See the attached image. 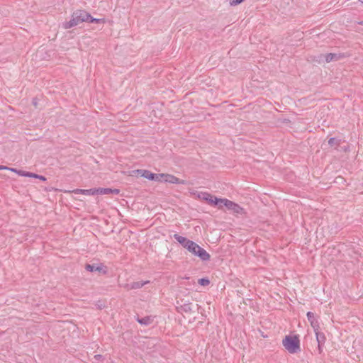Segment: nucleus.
I'll return each instance as SVG.
<instances>
[{
    "label": "nucleus",
    "mask_w": 363,
    "mask_h": 363,
    "mask_svg": "<svg viewBox=\"0 0 363 363\" xmlns=\"http://www.w3.org/2000/svg\"><path fill=\"white\" fill-rule=\"evenodd\" d=\"M89 17H90V14L86 11L77 10L72 13L70 21L64 23L63 28L65 29H69L77 26L80 23L85 21L87 22Z\"/></svg>",
    "instance_id": "obj_1"
},
{
    "label": "nucleus",
    "mask_w": 363,
    "mask_h": 363,
    "mask_svg": "<svg viewBox=\"0 0 363 363\" xmlns=\"http://www.w3.org/2000/svg\"><path fill=\"white\" fill-rule=\"evenodd\" d=\"M283 346L291 354L301 351L300 340L298 335H286L282 340Z\"/></svg>",
    "instance_id": "obj_2"
},
{
    "label": "nucleus",
    "mask_w": 363,
    "mask_h": 363,
    "mask_svg": "<svg viewBox=\"0 0 363 363\" xmlns=\"http://www.w3.org/2000/svg\"><path fill=\"white\" fill-rule=\"evenodd\" d=\"M186 250L194 255L199 257L202 261H208L211 258L209 253L194 241L187 245Z\"/></svg>",
    "instance_id": "obj_3"
},
{
    "label": "nucleus",
    "mask_w": 363,
    "mask_h": 363,
    "mask_svg": "<svg viewBox=\"0 0 363 363\" xmlns=\"http://www.w3.org/2000/svg\"><path fill=\"white\" fill-rule=\"evenodd\" d=\"M138 172H141V177L146 178L151 181L162 182L163 174H155L152 173L149 170H138Z\"/></svg>",
    "instance_id": "obj_4"
},
{
    "label": "nucleus",
    "mask_w": 363,
    "mask_h": 363,
    "mask_svg": "<svg viewBox=\"0 0 363 363\" xmlns=\"http://www.w3.org/2000/svg\"><path fill=\"white\" fill-rule=\"evenodd\" d=\"M162 181L170 184H186V182L185 180L180 179L178 177L169 174H163Z\"/></svg>",
    "instance_id": "obj_5"
},
{
    "label": "nucleus",
    "mask_w": 363,
    "mask_h": 363,
    "mask_svg": "<svg viewBox=\"0 0 363 363\" xmlns=\"http://www.w3.org/2000/svg\"><path fill=\"white\" fill-rule=\"evenodd\" d=\"M199 197L201 199L206 201L210 204H212L214 206L219 205V201H220L219 199L216 196H213L212 195H211L208 193H206V192L201 193V195L199 196Z\"/></svg>",
    "instance_id": "obj_6"
},
{
    "label": "nucleus",
    "mask_w": 363,
    "mask_h": 363,
    "mask_svg": "<svg viewBox=\"0 0 363 363\" xmlns=\"http://www.w3.org/2000/svg\"><path fill=\"white\" fill-rule=\"evenodd\" d=\"M85 269L87 271L91 272H102L103 274H106L107 272L106 267H104L102 264H86L85 265Z\"/></svg>",
    "instance_id": "obj_7"
},
{
    "label": "nucleus",
    "mask_w": 363,
    "mask_h": 363,
    "mask_svg": "<svg viewBox=\"0 0 363 363\" xmlns=\"http://www.w3.org/2000/svg\"><path fill=\"white\" fill-rule=\"evenodd\" d=\"M341 57L342 56L340 54H337V53H328L326 55H320V56H318V57H319L318 62H320L323 59H325V60L327 62H330L332 61H337V60H340L341 58Z\"/></svg>",
    "instance_id": "obj_8"
},
{
    "label": "nucleus",
    "mask_w": 363,
    "mask_h": 363,
    "mask_svg": "<svg viewBox=\"0 0 363 363\" xmlns=\"http://www.w3.org/2000/svg\"><path fill=\"white\" fill-rule=\"evenodd\" d=\"M149 281H135L131 284H127L125 286V288L127 290H132V289H138L142 288L145 284H148Z\"/></svg>",
    "instance_id": "obj_9"
},
{
    "label": "nucleus",
    "mask_w": 363,
    "mask_h": 363,
    "mask_svg": "<svg viewBox=\"0 0 363 363\" xmlns=\"http://www.w3.org/2000/svg\"><path fill=\"white\" fill-rule=\"evenodd\" d=\"M307 318L308 321L311 323V325L314 330L319 329V323L318 320L315 318L314 313L312 312H308L307 313Z\"/></svg>",
    "instance_id": "obj_10"
},
{
    "label": "nucleus",
    "mask_w": 363,
    "mask_h": 363,
    "mask_svg": "<svg viewBox=\"0 0 363 363\" xmlns=\"http://www.w3.org/2000/svg\"><path fill=\"white\" fill-rule=\"evenodd\" d=\"M173 237L179 244H181L186 249L187 248V245H189L192 241L187 239L185 237L179 235V234H174Z\"/></svg>",
    "instance_id": "obj_11"
},
{
    "label": "nucleus",
    "mask_w": 363,
    "mask_h": 363,
    "mask_svg": "<svg viewBox=\"0 0 363 363\" xmlns=\"http://www.w3.org/2000/svg\"><path fill=\"white\" fill-rule=\"evenodd\" d=\"M136 320L141 325H149L153 322V318L151 316H145L143 318L138 317Z\"/></svg>",
    "instance_id": "obj_12"
},
{
    "label": "nucleus",
    "mask_w": 363,
    "mask_h": 363,
    "mask_svg": "<svg viewBox=\"0 0 363 363\" xmlns=\"http://www.w3.org/2000/svg\"><path fill=\"white\" fill-rule=\"evenodd\" d=\"M74 194H81L84 195H95L94 188L89 189H77L73 191Z\"/></svg>",
    "instance_id": "obj_13"
},
{
    "label": "nucleus",
    "mask_w": 363,
    "mask_h": 363,
    "mask_svg": "<svg viewBox=\"0 0 363 363\" xmlns=\"http://www.w3.org/2000/svg\"><path fill=\"white\" fill-rule=\"evenodd\" d=\"M219 205L220 206H222L221 204H223V206H225L226 208H228V209H230L232 210L233 209V207L235 206V203L234 202L230 201V200H228L226 199H219Z\"/></svg>",
    "instance_id": "obj_14"
},
{
    "label": "nucleus",
    "mask_w": 363,
    "mask_h": 363,
    "mask_svg": "<svg viewBox=\"0 0 363 363\" xmlns=\"http://www.w3.org/2000/svg\"><path fill=\"white\" fill-rule=\"evenodd\" d=\"M314 331L315 333L316 340H317L318 343L324 344L325 342V336L324 333L320 332L318 330V329L314 330Z\"/></svg>",
    "instance_id": "obj_15"
},
{
    "label": "nucleus",
    "mask_w": 363,
    "mask_h": 363,
    "mask_svg": "<svg viewBox=\"0 0 363 363\" xmlns=\"http://www.w3.org/2000/svg\"><path fill=\"white\" fill-rule=\"evenodd\" d=\"M95 195L96 194H111V188H94Z\"/></svg>",
    "instance_id": "obj_16"
},
{
    "label": "nucleus",
    "mask_w": 363,
    "mask_h": 363,
    "mask_svg": "<svg viewBox=\"0 0 363 363\" xmlns=\"http://www.w3.org/2000/svg\"><path fill=\"white\" fill-rule=\"evenodd\" d=\"M181 308L186 313H191L192 311V305L191 303H184L181 306Z\"/></svg>",
    "instance_id": "obj_17"
},
{
    "label": "nucleus",
    "mask_w": 363,
    "mask_h": 363,
    "mask_svg": "<svg viewBox=\"0 0 363 363\" xmlns=\"http://www.w3.org/2000/svg\"><path fill=\"white\" fill-rule=\"evenodd\" d=\"M87 22L99 23H104L105 20L104 18H95L90 15V17H89Z\"/></svg>",
    "instance_id": "obj_18"
},
{
    "label": "nucleus",
    "mask_w": 363,
    "mask_h": 363,
    "mask_svg": "<svg viewBox=\"0 0 363 363\" xmlns=\"http://www.w3.org/2000/svg\"><path fill=\"white\" fill-rule=\"evenodd\" d=\"M29 177L38 179H40L41 181H43V182L46 181V178L44 176L39 175V174H37L35 173L30 172Z\"/></svg>",
    "instance_id": "obj_19"
},
{
    "label": "nucleus",
    "mask_w": 363,
    "mask_h": 363,
    "mask_svg": "<svg viewBox=\"0 0 363 363\" xmlns=\"http://www.w3.org/2000/svg\"><path fill=\"white\" fill-rule=\"evenodd\" d=\"M198 283L201 286H208L210 284V281L207 278H201V279H199Z\"/></svg>",
    "instance_id": "obj_20"
},
{
    "label": "nucleus",
    "mask_w": 363,
    "mask_h": 363,
    "mask_svg": "<svg viewBox=\"0 0 363 363\" xmlns=\"http://www.w3.org/2000/svg\"><path fill=\"white\" fill-rule=\"evenodd\" d=\"M328 144L330 145V146H338L340 145V142L337 140L336 138H330L329 140H328Z\"/></svg>",
    "instance_id": "obj_21"
},
{
    "label": "nucleus",
    "mask_w": 363,
    "mask_h": 363,
    "mask_svg": "<svg viewBox=\"0 0 363 363\" xmlns=\"http://www.w3.org/2000/svg\"><path fill=\"white\" fill-rule=\"evenodd\" d=\"M232 211H233L236 213H242L243 211V208L240 207L238 204L235 203V206L233 207Z\"/></svg>",
    "instance_id": "obj_22"
},
{
    "label": "nucleus",
    "mask_w": 363,
    "mask_h": 363,
    "mask_svg": "<svg viewBox=\"0 0 363 363\" xmlns=\"http://www.w3.org/2000/svg\"><path fill=\"white\" fill-rule=\"evenodd\" d=\"M17 174H18L20 176H22V177H29L30 172H29L23 171V170H18Z\"/></svg>",
    "instance_id": "obj_23"
},
{
    "label": "nucleus",
    "mask_w": 363,
    "mask_h": 363,
    "mask_svg": "<svg viewBox=\"0 0 363 363\" xmlns=\"http://www.w3.org/2000/svg\"><path fill=\"white\" fill-rule=\"evenodd\" d=\"M242 1H244V0H233L230 2V5L231 6H236V5H238V4H241Z\"/></svg>",
    "instance_id": "obj_24"
},
{
    "label": "nucleus",
    "mask_w": 363,
    "mask_h": 363,
    "mask_svg": "<svg viewBox=\"0 0 363 363\" xmlns=\"http://www.w3.org/2000/svg\"><path fill=\"white\" fill-rule=\"evenodd\" d=\"M324 344H319L318 343V353L319 354H321L323 352V345Z\"/></svg>",
    "instance_id": "obj_25"
},
{
    "label": "nucleus",
    "mask_w": 363,
    "mask_h": 363,
    "mask_svg": "<svg viewBox=\"0 0 363 363\" xmlns=\"http://www.w3.org/2000/svg\"><path fill=\"white\" fill-rule=\"evenodd\" d=\"M119 193H120V190L119 189H111V194L117 195Z\"/></svg>",
    "instance_id": "obj_26"
},
{
    "label": "nucleus",
    "mask_w": 363,
    "mask_h": 363,
    "mask_svg": "<svg viewBox=\"0 0 363 363\" xmlns=\"http://www.w3.org/2000/svg\"><path fill=\"white\" fill-rule=\"evenodd\" d=\"M94 358L96 360H101L103 358V357L101 354H96L94 355Z\"/></svg>",
    "instance_id": "obj_27"
},
{
    "label": "nucleus",
    "mask_w": 363,
    "mask_h": 363,
    "mask_svg": "<svg viewBox=\"0 0 363 363\" xmlns=\"http://www.w3.org/2000/svg\"><path fill=\"white\" fill-rule=\"evenodd\" d=\"M9 170L11 171V172H15L16 174H18V169H15V168H12V167H9Z\"/></svg>",
    "instance_id": "obj_28"
},
{
    "label": "nucleus",
    "mask_w": 363,
    "mask_h": 363,
    "mask_svg": "<svg viewBox=\"0 0 363 363\" xmlns=\"http://www.w3.org/2000/svg\"><path fill=\"white\" fill-rule=\"evenodd\" d=\"M9 167H8L0 165V170H2V169H7V170H9Z\"/></svg>",
    "instance_id": "obj_29"
},
{
    "label": "nucleus",
    "mask_w": 363,
    "mask_h": 363,
    "mask_svg": "<svg viewBox=\"0 0 363 363\" xmlns=\"http://www.w3.org/2000/svg\"><path fill=\"white\" fill-rule=\"evenodd\" d=\"M33 104L36 107L37 106V101H36V99H33Z\"/></svg>",
    "instance_id": "obj_30"
},
{
    "label": "nucleus",
    "mask_w": 363,
    "mask_h": 363,
    "mask_svg": "<svg viewBox=\"0 0 363 363\" xmlns=\"http://www.w3.org/2000/svg\"><path fill=\"white\" fill-rule=\"evenodd\" d=\"M358 23L363 26V21L359 22Z\"/></svg>",
    "instance_id": "obj_31"
},
{
    "label": "nucleus",
    "mask_w": 363,
    "mask_h": 363,
    "mask_svg": "<svg viewBox=\"0 0 363 363\" xmlns=\"http://www.w3.org/2000/svg\"><path fill=\"white\" fill-rule=\"evenodd\" d=\"M358 1L363 4V0H358Z\"/></svg>",
    "instance_id": "obj_32"
}]
</instances>
